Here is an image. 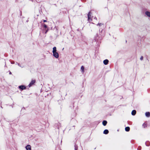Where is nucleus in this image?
Listing matches in <instances>:
<instances>
[{"label": "nucleus", "mask_w": 150, "mask_h": 150, "mask_svg": "<svg viewBox=\"0 0 150 150\" xmlns=\"http://www.w3.org/2000/svg\"><path fill=\"white\" fill-rule=\"evenodd\" d=\"M102 30L103 29H102L101 30H100V29H99V34H98V33L96 34L95 36L94 40H93V42L94 40L95 41V42L97 41H99V40H100L102 39L103 36V35H101L100 34V33H102Z\"/></svg>", "instance_id": "obj_1"}, {"label": "nucleus", "mask_w": 150, "mask_h": 150, "mask_svg": "<svg viewBox=\"0 0 150 150\" xmlns=\"http://www.w3.org/2000/svg\"><path fill=\"white\" fill-rule=\"evenodd\" d=\"M42 25L43 29L45 30V33L46 34L49 30V28H48L47 25L44 23H42Z\"/></svg>", "instance_id": "obj_2"}, {"label": "nucleus", "mask_w": 150, "mask_h": 150, "mask_svg": "<svg viewBox=\"0 0 150 150\" xmlns=\"http://www.w3.org/2000/svg\"><path fill=\"white\" fill-rule=\"evenodd\" d=\"M18 88L21 91L26 89V86L24 85H21L18 86Z\"/></svg>", "instance_id": "obj_3"}, {"label": "nucleus", "mask_w": 150, "mask_h": 150, "mask_svg": "<svg viewBox=\"0 0 150 150\" xmlns=\"http://www.w3.org/2000/svg\"><path fill=\"white\" fill-rule=\"evenodd\" d=\"M36 81L35 80H32L31 82L28 85V86L29 87H30L32 86L35 83Z\"/></svg>", "instance_id": "obj_4"}, {"label": "nucleus", "mask_w": 150, "mask_h": 150, "mask_svg": "<svg viewBox=\"0 0 150 150\" xmlns=\"http://www.w3.org/2000/svg\"><path fill=\"white\" fill-rule=\"evenodd\" d=\"M53 55L55 58L57 59L59 57V54L57 52H53Z\"/></svg>", "instance_id": "obj_5"}, {"label": "nucleus", "mask_w": 150, "mask_h": 150, "mask_svg": "<svg viewBox=\"0 0 150 150\" xmlns=\"http://www.w3.org/2000/svg\"><path fill=\"white\" fill-rule=\"evenodd\" d=\"M60 124L59 122H57V123H55L54 125V127L55 128L59 129Z\"/></svg>", "instance_id": "obj_6"}, {"label": "nucleus", "mask_w": 150, "mask_h": 150, "mask_svg": "<svg viewBox=\"0 0 150 150\" xmlns=\"http://www.w3.org/2000/svg\"><path fill=\"white\" fill-rule=\"evenodd\" d=\"M25 148L26 150H31V146L29 144H28L26 145L25 147Z\"/></svg>", "instance_id": "obj_7"}, {"label": "nucleus", "mask_w": 150, "mask_h": 150, "mask_svg": "<svg viewBox=\"0 0 150 150\" xmlns=\"http://www.w3.org/2000/svg\"><path fill=\"white\" fill-rule=\"evenodd\" d=\"M109 62V60L107 59L104 60L103 61V64L105 65H107L108 64Z\"/></svg>", "instance_id": "obj_8"}, {"label": "nucleus", "mask_w": 150, "mask_h": 150, "mask_svg": "<svg viewBox=\"0 0 150 150\" xmlns=\"http://www.w3.org/2000/svg\"><path fill=\"white\" fill-rule=\"evenodd\" d=\"M107 122L106 120H103L102 122V124L104 126H106L107 125Z\"/></svg>", "instance_id": "obj_9"}, {"label": "nucleus", "mask_w": 150, "mask_h": 150, "mask_svg": "<svg viewBox=\"0 0 150 150\" xmlns=\"http://www.w3.org/2000/svg\"><path fill=\"white\" fill-rule=\"evenodd\" d=\"M136 111L135 110H132L131 112V114L132 115L134 116L136 115Z\"/></svg>", "instance_id": "obj_10"}, {"label": "nucleus", "mask_w": 150, "mask_h": 150, "mask_svg": "<svg viewBox=\"0 0 150 150\" xmlns=\"http://www.w3.org/2000/svg\"><path fill=\"white\" fill-rule=\"evenodd\" d=\"M145 14L148 16L150 18V12L149 11H146L145 12Z\"/></svg>", "instance_id": "obj_11"}, {"label": "nucleus", "mask_w": 150, "mask_h": 150, "mask_svg": "<svg viewBox=\"0 0 150 150\" xmlns=\"http://www.w3.org/2000/svg\"><path fill=\"white\" fill-rule=\"evenodd\" d=\"M109 133V131L108 129H105L103 131V133L105 134H107Z\"/></svg>", "instance_id": "obj_12"}, {"label": "nucleus", "mask_w": 150, "mask_h": 150, "mask_svg": "<svg viewBox=\"0 0 150 150\" xmlns=\"http://www.w3.org/2000/svg\"><path fill=\"white\" fill-rule=\"evenodd\" d=\"M145 115L146 117H150V113L149 112H146L145 113Z\"/></svg>", "instance_id": "obj_13"}, {"label": "nucleus", "mask_w": 150, "mask_h": 150, "mask_svg": "<svg viewBox=\"0 0 150 150\" xmlns=\"http://www.w3.org/2000/svg\"><path fill=\"white\" fill-rule=\"evenodd\" d=\"M81 72L82 73H83L84 72V67L83 66H82L81 68Z\"/></svg>", "instance_id": "obj_14"}, {"label": "nucleus", "mask_w": 150, "mask_h": 150, "mask_svg": "<svg viewBox=\"0 0 150 150\" xmlns=\"http://www.w3.org/2000/svg\"><path fill=\"white\" fill-rule=\"evenodd\" d=\"M130 129V128L129 127H126L125 128V131L127 132L129 131Z\"/></svg>", "instance_id": "obj_15"}, {"label": "nucleus", "mask_w": 150, "mask_h": 150, "mask_svg": "<svg viewBox=\"0 0 150 150\" xmlns=\"http://www.w3.org/2000/svg\"><path fill=\"white\" fill-rule=\"evenodd\" d=\"M145 144L146 146H150V142L149 141H146Z\"/></svg>", "instance_id": "obj_16"}, {"label": "nucleus", "mask_w": 150, "mask_h": 150, "mask_svg": "<svg viewBox=\"0 0 150 150\" xmlns=\"http://www.w3.org/2000/svg\"><path fill=\"white\" fill-rule=\"evenodd\" d=\"M57 52V48L56 47H54L53 48L52 53Z\"/></svg>", "instance_id": "obj_17"}, {"label": "nucleus", "mask_w": 150, "mask_h": 150, "mask_svg": "<svg viewBox=\"0 0 150 150\" xmlns=\"http://www.w3.org/2000/svg\"><path fill=\"white\" fill-rule=\"evenodd\" d=\"M78 146L76 144L74 145V149L75 150H78Z\"/></svg>", "instance_id": "obj_18"}, {"label": "nucleus", "mask_w": 150, "mask_h": 150, "mask_svg": "<svg viewBox=\"0 0 150 150\" xmlns=\"http://www.w3.org/2000/svg\"><path fill=\"white\" fill-rule=\"evenodd\" d=\"M142 126L144 128H146L147 127V125L146 124L144 123L142 125Z\"/></svg>", "instance_id": "obj_19"}, {"label": "nucleus", "mask_w": 150, "mask_h": 150, "mask_svg": "<svg viewBox=\"0 0 150 150\" xmlns=\"http://www.w3.org/2000/svg\"><path fill=\"white\" fill-rule=\"evenodd\" d=\"M88 20L89 21H92V19H91V17L90 16H88Z\"/></svg>", "instance_id": "obj_20"}, {"label": "nucleus", "mask_w": 150, "mask_h": 150, "mask_svg": "<svg viewBox=\"0 0 150 150\" xmlns=\"http://www.w3.org/2000/svg\"><path fill=\"white\" fill-rule=\"evenodd\" d=\"M141 147L140 146H139L137 149V150H141Z\"/></svg>", "instance_id": "obj_21"}, {"label": "nucleus", "mask_w": 150, "mask_h": 150, "mask_svg": "<svg viewBox=\"0 0 150 150\" xmlns=\"http://www.w3.org/2000/svg\"><path fill=\"white\" fill-rule=\"evenodd\" d=\"M103 25V24H102L101 23H98V24H97V25L98 26V25H99L100 26H101L102 25Z\"/></svg>", "instance_id": "obj_22"}, {"label": "nucleus", "mask_w": 150, "mask_h": 150, "mask_svg": "<svg viewBox=\"0 0 150 150\" xmlns=\"http://www.w3.org/2000/svg\"><path fill=\"white\" fill-rule=\"evenodd\" d=\"M91 12L90 11L89 12L88 14V16H90L91 17Z\"/></svg>", "instance_id": "obj_23"}, {"label": "nucleus", "mask_w": 150, "mask_h": 150, "mask_svg": "<svg viewBox=\"0 0 150 150\" xmlns=\"http://www.w3.org/2000/svg\"><path fill=\"white\" fill-rule=\"evenodd\" d=\"M70 107L71 108H74V103H73L72 104H71V105H70Z\"/></svg>", "instance_id": "obj_24"}, {"label": "nucleus", "mask_w": 150, "mask_h": 150, "mask_svg": "<svg viewBox=\"0 0 150 150\" xmlns=\"http://www.w3.org/2000/svg\"><path fill=\"white\" fill-rule=\"evenodd\" d=\"M143 56H142L140 57V60H143Z\"/></svg>", "instance_id": "obj_25"}, {"label": "nucleus", "mask_w": 150, "mask_h": 150, "mask_svg": "<svg viewBox=\"0 0 150 150\" xmlns=\"http://www.w3.org/2000/svg\"><path fill=\"white\" fill-rule=\"evenodd\" d=\"M20 11V16H21L22 15V11Z\"/></svg>", "instance_id": "obj_26"}, {"label": "nucleus", "mask_w": 150, "mask_h": 150, "mask_svg": "<svg viewBox=\"0 0 150 150\" xmlns=\"http://www.w3.org/2000/svg\"><path fill=\"white\" fill-rule=\"evenodd\" d=\"M43 21L44 23L46 22H47V20H43Z\"/></svg>", "instance_id": "obj_27"}, {"label": "nucleus", "mask_w": 150, "mask_h": 150, "mask_svg": "<svg viewBox=\"0 0 150 150\" xmlns=\"http://www.w3.org/2000/svg\"><path fill=\"white\" fill-rule=\"evenodd\" d=\"M16 63H17V64H18V65L19 66L21 67V66L20 65V64H19V63H17V62Z\"/></svg>", "instance_id": "obj_28"}, {"label": "nucleus", "mask_w": 150, "mask_h": 150, "mask_svg": "<svg viewBox=\"0 0 150 150\" xmlns=\"http://www.w3.org/2000/svg\"><path fill=\"white\" fill-rule=\"evenodd\" d=\"M14 61L11 62V64H14Z\"/></svg>", "instance_id": "obj_29"}, {"label": "nucleus", "mask_w": 150, "mask_h": 150, "mask_svg": "<svg viewBox=\"0 0 150 150\" xmlns=\"http://www.w3.org/2000/svg\"><path fill=\"white\" fill-rule=\"evenodd\" d=\"M9 74H12L11 72V71H9Z\"/></svg>", "instance_id": "obj_30"}, {"label": "nucleus", "mask_w": 150, "mask_h": 150, "mask_svg": "<svg viewBox=\"0 0 150 150\" xmlns=\"http://www.w3.org/2000/svg\"><path fill=\"white\" fill-rule=\"evenodd\" d=\"M94 19H97V18L96 17H95L94 18Z\"/></svg>", "instance_id": "obj_31"}, {"label": "nucleus", "mask_w": 150, "mask_h": 150, "mask_svg": "<svg viewBox=\"0 0 150 150\" xmlns=\"http://www.w3.org/2000/svg\"><path fill=\"white\" fill-rule=\"evenodd\" d=\"M23 108L24 109H25V108L23 107V108H22V109Z\"/></svg>", "instance_id": "obj_32"}, {"label": "nucleus", "mask_w": 150, "mask_h": 150, "mask_svg": "<svg viewBox=\"0 0 150 150\" xmlns=\"http://www.w3.org/2000/svg\"><path fill=\"white\" fill-rule=\"evenodd\" d=\"M55 27L56 28V29L57 30V28L56 27Z\"/></svg>", "instance_id": "obj_33"}, {"label": "nucleus", "mask_w": 150, "mask_h": 150, "mask_svg": "<svg viewBox=\"0 0 150 150\" xmlns=\"http://www.w3.org/2000/svg\"><path fill=\"white\" fill-rule=\"evenodd\" d=\"M125 42H127V41L126 40Z\"/></svg>", "instance_id": "obj_34"}, {"label": "nucleus", "mask_w": 150, "mask_h": 150, "mask_svg": "<svg viewBox=\"0 0 150 150\" xmlns=\"http://www.w3.org/2000/svg\"><path fill=\"white\" fill-rule=\"evenodd\" d=\"M1 108H2V106H1Z\"/></svg>", "instance_id": "obj_35"}]
</instances>
